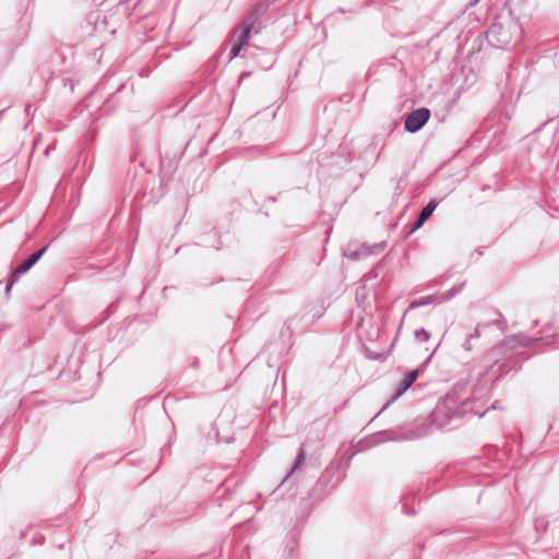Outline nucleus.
I'll use <instances>...</instances> for the list:
<instances>
[{
  "label": "nucleus",
  "instance_id": "nucleus-5",
  "mask_svg": "<svg viewBox=\"0 0 559 559\" xmlns=\"http://www.w3.org/2000/svg\"><path fill=\"white\" fill-rule=\"evenodd\" d=\"M49 245L41 247L39 250L29 254L22 263H20L9 275L5 285V296L9 297L13 285L19 281V278L26 274L46 253Z\"/></svg>",
  "mask_w": 559,
  "mask_h": 559
},
{
  "label": "nucleus",
  "instance_id": "nucleus-7",
  "mask_svg": "<svg viewBox=\"0 0 559 559\" xmlns=\"http://www.w3.org/2000/svg\"><path fill=\"white\" fill-rule=\"evenodd\" d=\"M419 369H413L406 372L404 378L396 385L393 394L388 400V402L383 405V407L378 412V414L373 417L376 419L379 417L392 403H394L399 397H401L418 379Z\"/></svg>",
  "mask_w": 559,
  "mask_h": 559
},
{
  "label": "nucleus",
  "instance_id": "nucleus-32",
  "mask_svg": "<svg viewBox=\"0 0 559 559\" xmlns=\"http://www.w3.org/2000/svg\"><path fill=\"white\" fill-rule=\"evenodd\" d=\"M554 62L559 66V50L554 53Z\"/></svg>",
  "mask_w": 559,
  "mask_h": 559
},
{
  "label": "nucleus",
  "instance_id": "nucleus-19",
  "mask_svg": "<svg viewBox=\"0 0 559 559\" xmlns=\"http://www.w3.org/2000/svg\"><path fill=\"white\" fill-rule=\"evenodd\" d=\"M465 286V282L453 285L449 290H447L442 296H439L442 299V302L449 301L454 298L457 294H460Z\"/></svg>",
  "mask_w": 559,
  "mask_h": 559
},
{
  "label": "nucleus",
  "instance_id": "nucleus-36",
  "mask_svg": "<svg viewBox=\"0 0 559 559\" xmlns=\"http://www.w3.org/2000/svg\"><path fill=\"white\" fill-rule=\"evenodd\" d=\"M99 88H100V86H99V84H98V85L95 87V91L93 92V95H92V96H94V95L99 91Z\"/></svg>",
  "mask_w": 559,
  "mask_h": 559
},
{
  "label": "nucleus",
  "instance_id": "nucleus-21",
  "mask_svg": "<svg viewBox=\"0 0 559 559\" xmlns=\"http://www.w3.org/2000/svg\"><path fill=\"white\" fill-rule=\"evenodd\" d=\"M393 344H394V342L391 344V346L386 350H383L380 353L369 352V358H371L373 360H378V361H385L391 353V348H392Z\"/></svg>",
  "mask_w": 559,
  "mask_h": 559
},
{
  "label": "nucleus",
  "instance_id": "nucleus-27",
  "mask_svg": "<svg viewBox=\"0 0 559 559\" xmlns=\"http://www.w3.org/2000/svg\"><path fill=\"white\" fill-rule=\"evenodd\" d=\"M346 258L349 259L350 261H357L359 260V257H360V252L357 251V250H354V251H348L345 253Z\"/></svg>",
  "mask_w": 559,
  "mask_h": 559
},
{
  "label": "nucleus",
  "instance_id": "nucleus-34",
  "mask_svg": "<svg viewBox=\"0 0 559 559\" xmlns=\"http://www.w3.org/2000/svg\"><path fill=\"white\" fill-rule=\"evenodd\" d=\"M250 75V72H245V73H241L240 78L243 79V78H248Z\"/></svg>",
  "mask_w": 559,
  "mask_h": 559
},
{
  "label": "nucleus",
  "instance_id": "nucleus-20",
  "mask_svg": "<svg viewBox=\"0 0 559 559\" xmlns=\"http://www.w3.org/2000/svg\"><path fill=\"white\" fill-rule=\"evenodd\" d=\"M283 266V258H277L275 260H273L270 265L267 266L266 271H265V275L267 277H273L275 276L278 271L282 269Z\"/></svg>",
  "mask_w": 559,
  "mask_h": 559
},
{
  "label": "nucleus",
  "instance_id": "nucleus-17",
  "mask_svg": "<svg viewBox=\"0 0 559 559\" xmlns=\"http://www.w3.org/2000/svg\"><path fill=\"white\" fill-rule=\"evenodd\" d=\"M236 480L235 478H227L216 490V493L222 499H229L233 491L236 488Z\"/></svg>",
  "mask_w": 559,
  "mask_h": 559
},
{
  "label": "nucleus",
  "instance_id": "nucleus-29",
  "mask_svg": "<svg viewBox=\"0 0 559 559\" xmlns=\"http://www.w3.org/2000/svg\"><path fill=\"white\" fill-rule=\"evenodd\" d=\"M402 192H403V188L401 187V185H400V182H399V183L396 185V187H395L393 198H394V199H395V198H397L400 194H402Z\"/></svg>",
  "mask_w": 559,
  "mask_h": 559
},
{
  "label": "nucleus",
  "instance_id": "nucleus-26",
  "mask_svg": "<svg viewBox=\"0 0 559 559\" xmlns=\"http://www.w3.org/2000/svg\"><path fill=\"white\" fill-rule=\"evenodd\" d=\"M293 318H289L285 321L282 333H284V331H287L289 334H293Z\"/></svg>",
  "mask_w": 559,
  "mask_h": 559
},
{
  "label": "nucleus",
  "instance_id": "nucleus-3",
  "mask_svg": "<svg viewBox=\"0 0 559 559\" xmlns=\"http://www.w3.org/2000/svg\"><path fill=\"white\" fill-rule=\"evenodd\" d=\"M486 39L497 49L510 50L522 39L523 31L515 21L493 22L486 31Z\"/></svg>",
  "mask_w": 559,
  "mask_h": 559
},
{
  "label": "nucleus",
  "instance_id": "nucleus-1",
  "mask_svg": "<svg viewBox=\"0 0 559 559\" xmlns=\"http://www.w3.org/2000/svg\"><path fill=\"white\" fill-rule=\"evenodd\" d=\"M542 342L549 346L551 340L549 335L537 333L530 336L525 333H516L502 340L499 344L487 350L477 361L476 369L468 378L456 381L451 390L442 399L448 405L461 411V414H474L479 418L491 409L501 408L496 401L485 412L475 409L476 390L472 388V382H480L488 374H492V382H498L511 371H518L522 368L525 360L530 358L526 349L535 343Z\"/></svg>",
  "mask_w": 559,
  "mask_h": 559
},
{
  "label": "nucleus",
  "instance_id": "nucleus-4",
  "mask_svg": "<svg viewBox=\"0 0 559 559\" xmlns=\"http://www.w3.org/2000/svg\"><path fill=\"white\" fill-rule=\"evenodd\" d=\"M343 474L338 464L329 465L321 474L312 488V496L319 497L325 495L331 489L337 487L342 481Z\"/></svg>",
  "mask_w": 559,
  "mask_h": 559
},
{
  "label": "nucleus",
  "instance_id": "nucleus-25",
  "mask_svg": "<svg viewBox=\"0 0 559 559\" xmlns=\"http://www.w3.org/2000/svg\"><path fill=\"white\" fill-rule=\"evenodd\" d=\"M418 229H414V223L409 226H406L405 229L403 230V239H407L411 235H413L415 231H417Z\"/></svg>",
  "mask_w": 559,
  "mask_h": 559
},
{
  "label": "nucleus",
  "instance_id": "nucleus-13",
  "mask_svg": "<svg viewBox=\"0 0 559 559\" xmlns=\"http://www.w3.org/2000/svg\"><path fill=\"white\" fill-rule=\"evenodd\" d=\"M305 461H306V451L304 450V448L300 447L298 449L294 464L287 472L285 478L283 479L282 484L280 485V487L277 489H280L281 487H285V486H288L289 488L292 487V485L294 483V475L296 474L297 471H301V467L305 464Z\"/></svg>",
  "mask_w": 559,
  "mask_h": 559
},
{
  "label": "nucleus",
  "instance_id": "nucleus-9",
  "mask_svg": "<svg viewBox=\"0 0 559 559\" xmlns=\"http://www.w3.org/2000/svg\"><path fill=\"white\" fill-rule=\"evenodd\" d=\"M498 317H499V319L496 321L478 323L475 326L474 332L466 336L464 343L462 344V347L466 352H471L473 349V343L480 337V331L485 328L492 325V324H497L499 326V329L503 330L507 322L500 312L498 313Z\"/></svg>",
  "mask_w": 559,
  "mask_h": 559
},
{
  "label": "nucleus",
  "instance_id": "nucleus-28",
  "mask_svg": "<svg viewBox=\"0 0 559 559\" xmlns=\"http://www.w3.org/2000/svg\"><path fill=\"white\" fill-rule=\"evenodd\" d=\"M402 511L407 515H414L416 514V511L414 508H409L407 504L402 506Z\"/></svg>",
  "mask_w": 559,
  "mask_h": 559
},
{
  "label": "nucleus",
  "instance_id": "nucleus-23",
  "mask_svg": "<svg viewBox=\"0 0 559 559\" xmlns=\"http://www.w3.org/2000/svg\"><path fill=\"white\" fill-rule=\"evenodd\" d=\"M245 47L242 45L239 46V43L235 41L233 45H231V48H230V51H229V59H234L236 57H238L240 55V51L243 49Z\"/></svg>",
  "mask_w": 559,
  "mask_h": 559
},
{
  "label": "nucleus",
  "instance_id": "nucleus-38",
  "mask_svg": "<svg viewBox=\"0 0 559 559\" xmlns=\"http://www.w3.org/2000/svg\"><path fill=\"white\" fill-rule=\"evenodd\" d=\"M31 107H32L31 105H27V106L25 107L26 111H28V110L31 109Z\"/></svg>",
  "mask_w": 559,
  "mask_h": 559
},
{
  "label": "nucleus",
  "instance_id": "nucleus-14",
  "mask_svg": "<svg viewBox=\"0 0 559 559\" xmlns=\"http://www.w3.org/2000/svg\"><path fill=\"white\" fill-rule=\"evenodd\" d=\"M439 205V201L432 199L430 200L419 212L414 222V229H419L424 226V224L432 216L437 206Z\"/></svg>",
  "mask_w": 559,
  "mask_h": 559
},
{
  "label": "nucleus",
  "instance_id": "nucleus-22",
  "mask_svg": "<svg viewBox=\"0 0 559 559\" xmlns=\"http://www.w3.org/2000/svg\"><path fill=\"white\" fill-rule=\"evenodd\" d=\"M415 338L419 342H426L430 338V332L427 331L425 328L417 329L414 332Z\"/></svg>",
  "mask_w": 559,
  "mask_h": 559
},
{
  "label": "nucleus",
  "instance_id": "nucleus-16",
  "mask_svg": "<svg viewBox=\"0 0 559 559\" xmlns=\"http://www.w3.org/2000/svg\"><path fill=\"white\" fill-rule=\"evenodd\" d=\"M441 302H442V299H440L438 295L424 296L418 299L412 300L408 304L407 311L419 308V307L429 306V305L437 306V305H440Z\"/></svg>",
  "mask_w": 559,
  "mask_h": 559
},
{
  "label": "nucleus",
  "instance_id": "nucleus-15",
  "mask_svg": "<svg viewBox=\"0 0 559 559\" xmlns=\"http://www.w3.org/2000/svg\"><path fill=\"white\" fill-rule=\"evenodd\" d=\"M122 85H120L114 93H111L108 98L99 107V117L108 116L116 110L119 106V102L117 99V94L119 93Z\"/></svg>",
  "mask_w": 559,
  "mask_h": 559
},
{
  "label": "nucleus",
  "instance_id": "nucleus-11",
  "mask_svg": "<svg viewBox=\"0 0 559 559\" xmlns=\"http://www.w3.org/2000/svg\"><path fill=\"white\" fill-rule=\"evenodd\" d=\"M498 317H499V319L496 321L478 323L475 326L474 332L466 336L464 343L462 344V347L466 352H471L473 349V343L480 337V331L485 328L492 325V324H497L499 326V329L503 330L507 322L500 312L498 313Z\"/></svg>",
  "mask_w": 559,
  "mask_h": 559
},
{
  "label": "nucleus",
  "instance_id": "nucleus-18",
  "mask_svg": "<svg viewBox=\"0 0 559 559\" xmlns=\"http://www.w3.org/2000/svg\"><path fill=\"white\" fill-rule=\"evenodd\" d=\"M254 28L250 27L249 25L242 23L241 25V32L237 38V43H239V46L242 45L243 47H247L249 44V39L251 36V33Z\"/></svg>",
  "mask_w": 559,
  "mask_h": 559
},
{
  "label": "nucleus",
  "instance_id": "nucleus-10",
  "mask_svg": "<svg viewBox=\"0 0 559 559\" xmlns=\"http://www.w3.org/2000/svg\"><path fill=\"white\" fill-rule=\"evenodd\" d=\"M498 317H499V319L496 321L478 323L475 326L474 332L466 336L464 343L462 344V347L466 352H471L473 349V343L480 337V331L485 328L492 325V324H497L499 326V329L503 330L507 322L500 312L498 313Z\"/></svg>",
  "mask_w": 559,
  "mask_h": 559
},
{
  "label": "nucleus",
  "instance_id": "nucleus-2",
  "mask_svg": "<svg viewBox=\"0 0 559 559\" xmlns=\"http://www.w3.org/2000/svg\"><path fill=\"white\" fill-rule=\"evenodd\" d=\"M465 416L466 414H461V411L441 400L427 418L416 419L414 425L408 427L383 430L380 433L384 435L386 440L390 441L416 440L426 437L435 428L441 430L450 425L453 419H460Z\"/></svg>",
  "mask_w": 559,
  "mask_h": 559
},
{
  "label": "nucleus",
  "instance_id": "nucleus-6",
  "mask_svg": "<svg viewBox=\"0 0 559 559\" xmlns=\"http://www.w3.org/2000/svg\"><path fill=\"white\" fill-rule=\"evenodd\" d=\"M430 117L431 111L427 107L414 109L404 119V130L408 133H416L427 124Z\"/></svg>",
  "mask_w": 559,
  "mask_h": 559
},
{
  "label": "nucleus",
  "instance_id": "nucleus-33",
  "mask_svg": "<svg viewBox=\"0 0 559 559\" xmlns=\"http://www.w3.org/2000/svg\"><path fill=\"white\" fill-rule=\"evenodd\" d=\"M67 83H69V84H70V88H71V91H73V88H74V84H73L72 80H71V79H66V80H64V85H67Z\"/></svg>",
  "mask_w": 559,
  "mask_h": 559
},
{
  "label": "nucleus",
  "instance_id": "nucleus-30",
  "mask_svg": "<svg viewBox=\"0 0 559 559\" xmlns=\"http://www.w3.org/2000/svg\"><path fill=\"white\" fill-rule=\"evenodd\" d=\"M477 255V257H481L484 255V247H480V248H477L472 254L471 257L473 258L474 255Z\"/></svg>",
  "mask_w": 559,
  "mask_h": 559
},
{
  "label": "nucleus",
  "instance_id": "nucleus-31",
  "mask_svg": "<svg viewBox=\"0 0 559 559\" xmlns=\"http://www.w3.org/2000/svg\"><path fill=\"white\" fill-rule=\"evenodd\" d=\"M199 366H200V361H199V359H198V358H195V359L190 364V367H191V368H194V369H195V368H199Z\"/></svg>",
  "mask_w": 559,
  "mask_h": 559
},
{
  "label": "nucleus",
  "instance_id": "nucleus-35",
  "mask_svg": "<svg viewBox=\"0 0 559 559\" xmlns=\"http://www.w3.org/2000/svg\"><path fill=\"white\" fill-rule=\"evenodd\" d=\"M267 200L271 201V202H276L277 198L276 197H269Z\"/></svg>",
  "mask_w": 559,
  "mask_h": 559
},
{
  "label": "nucleus",
  "instance_id": "nucleus-24",
  "mask_svg": "<svg viewBox=\"0 0 559 559\" xmlns=\"http://www.w3.org/2000/svg\"><path fill=\"white\" fill-rule=\"evenodd\" d=\"M385 246H386V242H384V241L376 243L372 247L368 248L369 253L370 254H379L380 252H382L384 250Z\"/></svg>",
  "mask_w": 559,
  "mask_h": 559
},
{
  "label": "nucleus",
  "instance_id": "nucleus-37",
  "mask_svg": "<svg viewBox=\"0 0 559 559\" xmlns=\"http://www.w3.org/2000/svg\"><path fill=\"white\" fill-rule=\"evenodd\" d=\"M479 0H473L469 4L475 5Z\"/></svg>",
  "mask_w": 559,
  "mask_h": 559
},
{
  "label": "nucleus",
  "instance_id": "nucleus-8",
  "mask_svg": "<svg viewBox=\"0 0 559 559\" xmlns=\"http://www.w3.org/2000/svg\"><path fill=\"white\" fill-rule=\"evenodd\" d=\"M498 317H499V319L496 321L478 323L475 326L474 332L466 336L464 343L462 344V347L466 352H471L473 349V343L480 337V331L485 328L492 325V324H497L499 326V329L503 330L507 322L500 312L498 313Z\"/></svg>",
  "mask_w": 559,
  "mask_h": 559
},
{
  "label": "nucleus",
  "instance_id": "nucleus-12",
  "mask_svg": "<svg viewBox=\"0 0 559 559\" xmlns=\"http://www.w3.org/2000/svg\"><path fill=\"white\" fill-rule=\"evenodd\" d=\"M267 8L269 3L266 0L257 1L250 7V10L243 16L242 23L254 28L255 25L260 22V19L266 13Z\"/></svg>",
  "mask_w": 559,
  "mask_h": 559
}]
</instances>
